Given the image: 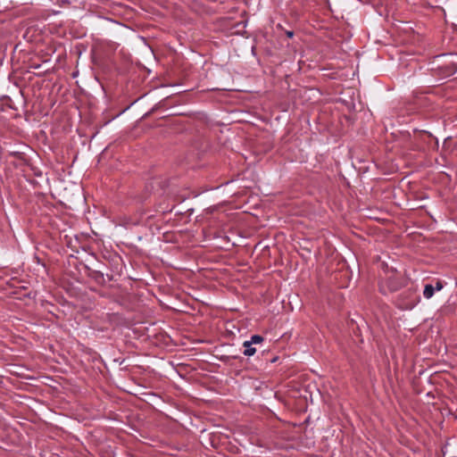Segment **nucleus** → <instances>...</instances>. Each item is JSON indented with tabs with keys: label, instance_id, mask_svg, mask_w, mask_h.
Masks as SVG:
<instances>
[{
	"label": "nucleus",
	"instance_id": "obj_1",
	"mask_svg": "<svg viewBox=\"0 0 457 457\" xmlns=\"http://www.w3.org/2000/svg\"><path fill=\"white\" fill-rule=\"evenodd\" d=\"M402 284L396 277H390L385 282L380 284V291L383 294L397 291Z\"/></svg>",
	"mask_w": 457,
	"mask_h": 457
},
{
	"label": "nucleus",
	"instance_id": "obj_2",
	"mask_svg": "<svg viewBox=\"0 0 457 457\" xmlns=\"http://www.w3.org/2000/svg\"><path fill=\"white\" fill-rule=\"evenodd\" d=\"M253 345L250 344L249 340L245 341L243 344V346L245 347L244 354L245 356H253L256 353V349L252 346Z\"/></svg>",
	"mask_w": 457,
	"mask_h": 457
},
{
	"label": "nucleus",
	"instance_id": "obj_3",
	"mask_svg": "<svg viewBox=\"0 0 457 457\" xmlns=\"http://www.w3.org/2000/svg\"><path fill=\"white\" fill-rule=\"evenodd\" d=\"M435 293V287L430 285L427 284L424 287L423 295L425 298L429 299L434 295Z\"/></svg>",
	"mask_w": 457,
	"mask_h": 457
},
{
	"label": "nucleus",
	"instance_id": "obj_4",
	"mask_svg": "<svg viewBox=\"0 0 457 457\" xmlns=\"http://www.w3.org/2000/svg\"><path fill=\"white\" fill-rule=\"evenodd\" d=\"M263 337L260 335H253L251 337V339L249 340L250 344L256 345L261 344L263 342Z\"/></svg>",
	"mask_w": 457,
	"mask_h": 457
},
{
	"label": "nucleus",
	"instance_id": "obj_5",
	"mask_svg": "<svg viewBox=\"0 0 457 457\" xmlns=\"http://www.w3.org/2000/svg\"><path fill=\"white\" fill-rule=\"evenodd\" d=\"M444 287V285L441 281H437L436 284L435 290L440 291Z\"/></svg>",
	"mask_w": 457,
	"mask_h": 457
},
{
	"label": "nucleus",
	"instance_id": "obj_6",
	"mask_svg": "<svg viewBox=\"0 0 457 457\" xmlns=\"http://www.w3.org/2000/svg\"><path fill=\"white\" fill-rule=\"evenodd\" d=\"M287 36L288 37H292L294 36V32L293 31H287Z\"/></svg>",
	"mask_w": 457,
	"mask_h": 457
}]
</instances>
